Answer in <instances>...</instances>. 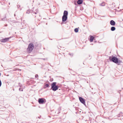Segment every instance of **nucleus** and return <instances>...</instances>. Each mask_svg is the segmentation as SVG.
Here are the masks:
<instances>
[{"mask_svg": "<svg viewBox=\"0 0 123 123\" xmlns=\"http://www.w3.org/2000/svg\"><path fill=\"white\" fill-rule=\"evenodd\" d=\"M109 59L110 60H111L113 62L117 63L118 65H119L122 63L121 61L118 60V58L116 57H113L111 58V56H110L109 57Z\"/></svg>", "mask_w": 123, "mask_h": 123, "instance_id": "f257e3e1", "label": "nucleus"}, {"mask_svg": "<svg viewBox=\"0 0 123 123\" xmlns=\"http://www.w3.org/2000/svg\"><path fill=\"white\" fill-rule=\"evenodd\" d=\"M34 45L32 43H30L28 45L27 49V52L29 53H31L34 48Z\"/></svg>", "mask_w": 123, "mask_h": 123, "instance_id": "f03ea898", "label": "nucleus"}, {"mask_svg": "<svg viewBox=\"0 0 123 123\" xmlns=\"http://www.w3.org/2000/svg\"><path fill=\"white\" fill-rule=\"evenodd\" d=\"M56 82H53L51 84V88L53 91H56L58 88V87L56 85Z\"/></svg>", "mask_w": 123, "mask_h": 123, "instance_id": "7ed1b4c3", "label": "nucleus"}, {"mask_svg": "<svg viewBox=\"0 0 123 123\" xmlns=\"http://www.w3.org/2000/svg\"><path fill=\"white\" fill-rule=\"evenodd\" d=\"M79 99L80 101L84 105H85V99L81 97H79Z\"/></svg>", "mask_w": 123, "mask_h": 123, "instance_id": "20e7f679", "label": "nucleus"}, {"mask_svg": "<svg viewBox=\"0 0 123 123\" xmlns=\"http://www.w3.org/2000/svg\"><path fill=\"white\" fill-rule=\"evenodd\" d=\"M44 100H45V99L43 98H39L38 99V102L40 104H42L44 102Z\"/></svg>", "mask_w": 123, "mask_h": 123, "instance_id": "39448f33", "label": "nucleus"}, {"mask_svg": "<svg viewBox=\"0 0 123 123\" xmlns=\"http://www.w3.org/2000/svg\"><path fill=\"white\" fill-rule=\"evenodd\" d=\"M9 39V38H7L1 40V41L2 42H7Z\"/></svg>", "mask_w": 123, "mask_h": 123, "instance_id": "423d86ee", "label": "nucleus"}, {"mask_svg": "<svg viewBox=\"0 0 123 123\" xmlns=\"http://www.w3.org/2000/svg\"><path fill=\"white\" fill-rule=\"evenodd\" d=\"M67 19V17L63 16L62 17V21L64 22Z\"/></svg>", "mask_w": 123, "mask_h": 123, "instance_id": "0eeeda50", "label": "nucleus"}, {"mask_svg": "<svg viewBox=\"0 0 123 123\" xmlns=\"http://www.w3.org/2000/svg\"><path fill=\"white\" fill-rule=\"evenodd\" d=\"M68 14V11H64V12L63 15V16L67 17Z\"/></svg>", "mask_w": 123, "mask_h": 123, "instance_id": "6e6552de", "label": "nucleus"}, {"mask_svg": "<svg viewBox=\"0 0 123 123\" xmlns=\"http://www.w3.org/2000/svg\"><path fill=\"white\" fill-rule=\"evenodd\" d=\"M111 25H114L115 24V22L113 20H111L110 22Z\"/></svg>", "mask_w": 123, "mask_h": 123, "instance_id": "1a4fd4ad", "label": "nucleus"}, {"mask_svg": "<svg viewBox=\"0 0 123 123\" xmlns=\"http://www.w3.org/2000/svg\"><path fill=\"white\" fill-rule=\"evenodd\" d=\"M82 0H78L77 1V3L79 5H80L81 4L82 2Z\"/></svg>", "mask_w": 123, "mask_h": 123, "instance_id": "9d476101", "label": "nucleus"}, {"mask_svg": "<svg viewBox=\"0 0 123 123\" xmlns=\"http://www.w3.org/2000/svg\"><path fill=\"white\" fill-rule=\"evenodd\" d=\"M33 13H34L35 14H37L38 13V9H36L35 10V11H32Z\"/></svg>", "mask_w": 123, "mask_h": 123, "instance_id": "9b49d317", "label": "nucleus"}, {"mask_svg": "<svg viewBox=\"0 0 123 123\" xmlns=\"http://www.w3.org/2000/svg\"><path fill=\"white\" fill-rule=\"evenodd\" d=\"M61 110V109L59 107V108H58L57 110L56 111V112L57 113H60Z\"/></svg>", "mask_w": 123, "mask_h": 123, "instance_id": "f8f14e48", "label": "nucleus"}, {"mask_svg": "<svg viewBox=\"0 0 123 123\" xmlns=\"http://www.w3.org/2000/svg\"><path fill=\"white\" fill-rule=\"evenodd\" d=\"M94 38V37L92 36H90V42H92L93 41Z\"/></svg>", "mask_w": 123, "mask_h": 123, "instance_id": "ddd939ff", "label": "nucleus"}, {"mask_svg": "<svg viewBox=\"0 0 123 123\" xmlns=\"http://www.w3.org/2000/svg\"><path fill=\"white\" fill-rule=\"evenodd\" d=\"M116 28L115 27L112 26L111 27V30L112 31H114L115 30Z\"/></svg>", "mask_w": 123, "mask_h": 123, "instance_id": "4468645a", "label": "nucleus"}, {"mask_svg": "<svg viewBox=\"0 0 123 123\" xmlns=\"http://www.w3.org/2000/svg\"><path fill=\"white\" fill-rule=\"evenodd\" d=\"M105 2H103L100 4V5L101 6H104L105 5Z\"/></svg>", "mask_w": 123, "mask_h": 123, "instance_id": "2eb2a0df", "label": "nucleus"}, {"mask_svg": "<svg viewBox=\"0 0 123 123\" xmlns=\"http://www.w3.org/2000/svg\"><path fill=\"white\" fill-rule=\"evenodd\" d=\"M74 31L76 32H78V29L77 28H75L74 30Z\"/></svg>", "mask_w": 123, "mask_h": 123, "instance_id": "dca6fc26", "label": "nucleus"}, {"mask_svg": "<svg viewBox=\"0 0 123 123\" xmlns=\"http://www.w3.org/2000/svg\"><path fill=\"white\" fill-rule=\"evenodd\" d=\"M45 86H46V87H48L49 86V85L48 84H46L45 85Z\"/></svg>", "mask_w": 123, "mask_h": 123, "instance_id": "f3484780", "label": "nucleus"}, {"mask_svg": "<svg viewBox=\"0 0 123 123\" xmlns=\"http://www.w3.org/2000/svg\"><path fill=\"white\" fill-rule=\"evenodd\" d=\"M19 90L20 91H23V90L22 88H20L19 89Z\"/></svg>", "mask_w": 123, "mask_h": 123, "instance_id": "a211bd4d", "label": "nucleus"}, {"mask_svg": "<svg viewBox=\"0 0 123 123\" xmlns=\"http://www.w3.org/2000/svg\"><path fill=\"white\" fill-rule=\"evenodd\" d=\"M30 12L29 10H27L26 12V13H29Z\"/></svg>", "mask_w": 123, "mask_h": 123, "instance_id": "6ab92c4d", "label": "nucleus"}, {"mask_svg": "<svg viewBox=\"0 0 123 123\" xmlns=\"http://www.w3.org/2000/svg\"><path fill=\"white\" fill-rule=\"evenodd\" d=\"M35 77L36 78H38V75L37 74H36L35 75Z\"/></svg>", "mask_w": 123, "mask_h": 123, "instance_id": "aec40b11", "label": "nucleus"}, {"mask_svg": "<svg viewBox=\"0 0 123 123\" xmlns=\"http://www.w3.org/2000/svg\"><path fill=\"white\" fill-rule=\"evenodd\" d=\"M37 19H38V20H39V19H40V18H37Z\"/></svg>", "mask_w": 123, "mask_h": 123, "instance_id": "412c9836", "label": "nucleus"}, {"mask_svg": "<svg viewBox=\"0 0 123 123\" xmlns=\"http://www.w3.org/2000/svg\"><path fill=\"white\" fill-rule=\"evenodd\" d=\"M69 54L70 55H71V54L70 53Z\"/></svg>", "mask_w": 123, "mask_h": 123, "instance_id": "4be33fe9", "label": "nucleus"}, {"mask_svg": "<svg viewBox=\"0 0 123 123\" xmlns=\"http://www.w3.org/2000/svg\"><path fill=\"white\" fill-rule=\"evenodd\" d=\"M36 17V16H35V17Z\"/></svg>", "mask_w": 123, "mask_h": 123, "instance_id": "5701e85b", "label": "nucleus"}]
</instances>
